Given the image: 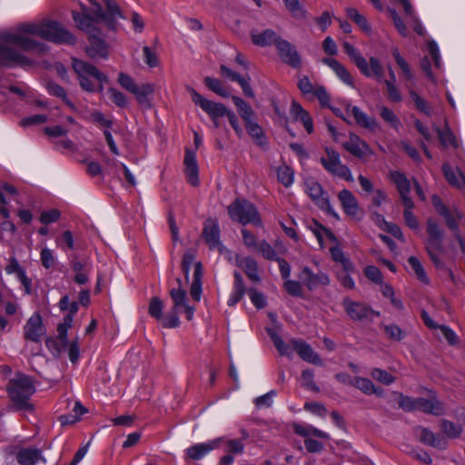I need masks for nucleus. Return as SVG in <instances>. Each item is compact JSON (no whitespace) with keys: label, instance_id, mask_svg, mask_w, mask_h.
<instances>
[{"label":"nucleus","instance_id":"obj_1","mask_svg":"<svg viewBox=\"0 0 465 465\" xmlns=\"http://www.w3.org/2000/svg\"><path fill=\"white\" fill-rule=\"evenodd\" d=\"M29 35H37L59 45H74L76 42L74 35L56 21L46 19L40 23L23 24L16 32L2 34L0 38L5 44H0V65L25 67L33 64L29 58L6 44H14L22 50L35 51L39 54L47 51L46 45L32 39Z\"/></svg>","mask_w":465,"mask_h":465},{"label":"nucleus","instance_id":"obj_2","mask_svg":"<svg viewBox=\"0 0 465 465\" xmlns=\"http://www.w3.org/2000/svg\"><path fill=\"white\" fill-rule=\"evenodd\" d=\"M6 391L11 402V410L15 411L32 412L34 405L31 397L35 392V385L32 377L17 372L9 380Z\"/></svg>","mask_w":465,"mask_h":465},{"label":"nucleus","instance_id":"obj_3","mask_svg":"<svg viewBox=\"0 0 465 465\" xmlns=\"http://www.w3.org/2000/svg\"><path fill=\"white\" fill-rule=\"evenodd\" d=\"M72 15L77 27L89 35V46L86 47L88 56L106 58L107 45L101 36V32L95 26L96 22L92 17H84L76 11H73Z\"/></svg>","mask_w":465,"mask_h":465},{"label":"nucleus","instance_id":"obj_4","mask_svg":"<svg viewBox=\"0 0 465 465\" xmlns=\"http://www.w3.org/2000/svg\"><path fill=\"white\" fill-rule=\"evenodd\" d=\"M177 287L170 290V297L173 302L172 309L165 314L163 321L164 328H175L179 326L180 320L178 314L183 311L188 321L193 320L194 314V307L190 306L187 302V292L182 286V280L176 279Z\"/></svg>","mask_w":465,"mask_h":465},{"label":"nucleus","instance_id":"obj_5","mask_svg":"<svg viewBox=\"0 0 465 465\" xmlns=\"http://www.w3.org/2000/svg\"><path fill=\"white\" fill-rule=\"evenodd\" d=\"M103 1L106 7V13L104 11L101 5L96 2L90 1V5L81 4L80 15L84 17H92L96 23L104 21L110 29L115 30L116 20L118 18H123L120 7L114 0Z\"/></svg>","mask_w":465,"mask_h":465},{"label":"nucleus","instance_id":"obj_6","mask_svg":"<svg viewBox=\"0 0 465 465\" xmlns=\"http://www.w3.org/2000/svg\"><path fill=\"white\" fill-rule=\"evenodd\" d=\"M72 66L78 76L81 87L87 92H94L97 84L107 80L104 74L88 62L73 58Z\"/></svg>","mask_w":465,"mask_h":465},{"label":"nucleus","instance_id":"obj_7","mask_svg":"<svg viewBox=\"0 0 465 465\" xmlns=\"http://www.w3.org/2000/svg\"><path fill=\"white\" fill-rule=\"evenodd\" d=\"M342 47L362 75L375 77L378 81L383 78L384 71L379 59L371 57L368 63L360 51L348 42H344Z\"/></svg>","mask_w":465,"mask_h":465},{"label":"nucleus","instance_id":"obj_8","mask_svg":"<svg viewBox=\"0 0 465 465\" xmlns=\"http://www.w3.org/2000/svg\"><path fill=\"white\" fill-rule=\"evenodd\" d=\"M228 213L232 221L242 225L252 223L255 226L262 225L256 207L247 200H235L228 207Z\"/></svg>","mask_w":465,"mask_h":465},{"label":"nucleus","instance_id":"obj_9","mask_svg":"<svg viewBox=\"0 0 465 465\" xmlns=\"http://www.w3.org/2000/svg\"><path fill=\"white\" fill-rule=\"evenodd\" d=\"M325 153L326 155L321 157L320 162L329 173L347 182L354 181L350 168L341 163V155L337 151L331 147H326Z\"/></svg>","mask_w":465,"mask_h":465},{"label":"nucleus","instance_id":"obj_10","mask_svg":"<svg viewBox=\"0 0 465 465\" xmlns=\"http://www.w3.org/2000/svg\"><path fill=\"white\" fill-rule=\"evenodd\" d=\"M293 431L304 438V445L308 452L310 453H319L323 450V443L312 439V437H316L319 439L329 440V433L322 431L312 425H302V424H294Z\"/></svg>","mask_w":465,"mask_h":465},{"label":"nucleus","instance_id":"obj_11","mask_svg":"<svg viewBox=\"0 0 465 465\" xmlns=\"http://www.w3.org/2000/svg\"><path fill=\"white\" fill-rule=\"evenodd\" d=\"M342 305L348 316L354 322L373 321L374 317H379L380 312L374 311L371 306L364 302H354L350 298L343 300Z\"/></svg>","mask_w":465,"mask_h":465},{"label":"nucleus","instance_id":"obj_12","mask_svg":"<svg viewBox=\"0 0 465 465\" xmlns=\"http://www.w3.org/2000/svg\"><path fill=\"white\" fill-rule=\"evenodd\" d=\"M305 188L308 195L321 210L326 212L336 220H340L339 214L331 206L329 198L324 195L323 189L318 182L307 180L305 182Z\"/></svg>","mask_w":465,"mask_h":465},{"label":"nucleus","instance_id":"obj_13","mask_svg":"<svg viewBox=\"0 0 465 465\" xmlns=\"http://www.w3.org/2000/svg\"><path fill=\"white\" fill-rule=\"evenodd\" d=\"M186 90L191 94L193 102L200 106L210 118H222L228 114L229 110L223 104L204 98L192 86L187 85Z\"/></svg>","mask_w":465,"mask_h":465},{"label":"nucleus","instance_id":"obj_14","mask_svg":"<svg viewBox=\"0 0 465 465\" xmlns=\"http://www.w3.org/2000/svg\"><path fill=\"white\" fill-rule=\"evenodd\" d=\"M277 52L282 61L294 69L302 66V59L296 47L285 39L278 40Z\"/></svg>","mask_w":465,"mask_h":465},{"label":"nucleus","instance_id":"obj_15","mask_svg":"<svg viewBox=\"0 0 465 465\" xmlns=\"http://www.w3.org/2000/svg\"><path fill=\"white\" fill-rule=\"evenodd\" d=\"M290 342L292 351L294 350L304 361L317 366L323 365L322 358L309 343L301 339H292Z\"/></svg>","mask_w":465,"mask_h":465},{"label":"nucleus","instance_id":"obj_16","mask_svg":"<svg viewBox=\"0 0 465 465\" xmlns=\"http://www.w3.org/2000/svg\"><path fill=\"white\" fill-rule=\"evenodd\" d=\"M45 333V328L43 324L42 317L39 313H34L24 326V337L25 340L38 342L41 337Z\"/></svg>","mask_w":465,"mask_h":465},{"label":"nucleus","instance_id":"obj_17","mask_svg":"<svg viewBox=\"0 0 465 465\" xmlns=\"http://www.w3.org/2000/svg\"><path fill=\"white\" fill-rule=\"evenodd\" d=\"M417 434L420 441L426 446H430L440 450H443L448 448L449 442L447 439L442 435L433 432L428 428L419 427L417 429Z\"/></svg>","mask_w":465,"mask_h":465},{"label":"nucleus","instance_id":"obj_18","mask_svg":"<svg viewBox=\"0 0 465 465\" xmlns=\"http://www.w3.org/2000/svg\"><path fill=\"white\" fill-rule=\"evenodd\" d=\"M391 178L395 183L404 206L414 207V203L410 197L411 183L406 175L401 172H391Z\"/></svg>","mask_w":465,"mask_h":465},{"label":"nucleus","instance_id":"obj_19","mask_svg":"<svg viewBox=\"0 0 465 465\" xmlns=\"http://www.w3.org/2000/svg\"><path fill=\"white\" fill-rule=\"evenodd\" d=\"M342 147L357 158H364L373 153L367 143L356 134H351L349 140L342 143Z\"/></svg>","mask_w":465,"mask_h":465},{"label":"nucleus","instance_id":"obj_20","mask_svg":"<svg viewBox=\"0 0 465 465\" xmlns=\"http://www.w3.org/2000/svg\"><path fill=\"white\" fill-rule=\"evenodd\" d=\"M223 440V438H217L207 442L194 444L186 450V454L193 460H201L210 451L217 449Z\"/></svg>","mask_w":465,"mask_h":465},{"label":"nucleus","instance_id":"obj_21","mask_svg":"<svg viewBox=\"0 0 465 465\" xmlns=\"http://www.w3.org/2000/svg\"><path fill=\"white\" fill-rule=\"evenodd\" d=\"M300 279L309 290H313L320 285L324 286L330 283V279L326 273L322 272L313 273V272L308 267H304L302 269Z\"/></svg>","mask_w":465,"mask_h":465},{"label":"nucleus","instance_id":"obj_22","mask_svg":"<svg viewBox=\"0 0 465 465\" xmlns=\"http://www.w3.org/2000/svg\"><path fill=\"white\" fill-rule=\"evenodd\" d=\"M203 237L211 249L221 245L220 227L216 220L208 219L204 223Z\"/></svg>","mask_w":465,"mask_h":465},{"label":"nucleus","instance_id":"obj_23","mask_svg":"<svg viewBox=\"0 0 465 465\" xmlns=\"http://www.w3.org/2000/svg\"><path fill=\"white\" fill-rule=\"evenodd\" d=\"M427 232L429 238L426 242V249L441 248L443 246V231L432 218L427 220Z\"/></svg>","mask_w":465,"mask_h":465},{"label":"nucleus","instance_id":"obj_24","mask_svg":"<svg viewBox=\"0 0 465 465\" xmlns=\"http://www.w3.org/2000/svg\"><path fill=\"white\" fill-rule=\"evenodd\" d=\"M184 165L187 181L193 186L199 183V169L196 161V153L193 151L187 149L184 155Z\"/></svg>","mask_w":465,"mask_h":465},{"label":"nucleus","instance_id":"obj_25","mask_svg":"<svg viewBox=\"0 0 465 465\" xmlns=\"http://www.w3.org/2000/svg\"><path fill=\"white\" fill-rule=\"evenodd\" d=\"M235 265L242 268L247 277L253 282H261V277L258 272V264L252 257H242L237 255L235 257Z\"/></svg>","mask_w":465,"mask_h":465},{"label":"nucleus","instance_id":"obj_26","mask_svg":"<svg viewBox=\"0 0 465 465\" xmlns=\"http://www.w3.org/2000/svg\"><path fill=\"white\" fill-rule=\"evenodd\" d=\"M338 199L341 203V205L344 211V213L351 216L355 217L359 213V204L356 197L353 193L347 190H341L338 194Z\"/></svg>","mask_w":465,"mask_h":465},{"label":"nucleus","instance_id":"obj_27","mask_svg":"<svg viewBox=\"0 0 465 465\" xmlns=\"http://www.w3.org/2000/svg\"><path fill=\"white\" fill-rule=\"evenodd\" d=\"M16 460L20 465H35L39 461L45 462L42 451L35 448H24L17 451Z\"/></svg>","mask_w":465,"mask_h":465},{"label":"nucleus","instance_id":"obj_28","mask_svg":"<svg viewBox=\"0 0 465 465\" xmlns=\"http://www.w3.org/2000/svg\"><path fill=\"white\" fill-rule=\"evenodd\" d=\"M417 411H420L424 413L435 416H440L444 414V405L436 398L425 399L420 397L417 398Z\"/></svg>","mask_w":465,"mask_h":465},{"label":"nucleus","instance_id":"obj_29","mask_svg":"<svg viewBox=\"0 0 465 465\" xmlns=\"http://www.w3.org/2000/svg\"><path fill=\"white\" fill-rule=\"evenodd\" d=\"M322 62L328 65L332 71L336 74V75L346 84L353 87L354 82L353 78L351 75L350 72L347 68L341 64L338 60L333 58H323Z\"/></svg>","mask_w":465,"mask_h":465},{"label":"nucleus","instance_id":"obj_30","mask_svg":"<svg viewBox=\"0 0 465 465\" xmlns=\"http://www.w3.org/2000/svg\"><path fill=\"white\" fill-rule=\"evenodd\" d=\"M233 288L227 301V304L230 307L236 305L242 299L246 292L242 276L239 272H233Z\"/></svg>","mask_w":465,"mask_h":465},{"label":"nucleus","instance_id":"obj_31","mask_svg":"<svg viewBox=\"0 0 465 465\" xmlns=\"http://www.w3.org/2000/svg\"><path fill=\"white\" fill-rule=\"evenodd\" d=\"M203 276V264L201 262H197L194 264L193 279L190 288V294L195 302H199L201 300Z\"/></svg>","mask_w":465,"mask_h":465},{"label":"nucleus","instance_id":"obj_32","mask_svg":"<svg viewBox=\"0 0 465 465\" xmlns=\"http://www.w3.org/2000/svg\"><path fill=\"white\" fill-rule=\"evenodd\" d=\"M442 172L450 185L458 189H465V176L462 173L455 172L448 163L442 164Z\"/></svg>","mask_w":465,"mask_h":465},{"label":"nucleus","instance_id":"obj_33","mask_svg":"<svg viewBox=\"0 0 465 465\" xmlns=\"http://www.w3.org/2000/svg\"><path fill=\"white\" fill-rule=\"evenodd\" d=\"M282 39V38L279 36L276 32L271 29H266L258 35H253L252 37L253 44L259 46L274 45L276 47L278 40Z\"/></svg>","mask_w":465,"mask_h":465},{"label":"nucleus","instance_id":"obj_34","mask_svg":"<svg viewBox=\"0 0 465 465\" xmlns=\"http://www.w3.org/2000/svg\"><path fill=\"white\" fill-rule=\"evenodd\" d=\"M445 220L446 225L450 230L457 233L459 232V223L463 218L462 213L453 207L447 208L444 213L440 214Z\"/></svg>","mask_w":465,"mask_h":465},{"label":"nucleus","instance_id":"obj_35","mask_svg":"<svg viewBox=\"0 0 465 465\" xmlns=\"http://www.w3.org/2000/svg\"><path fill=\"white\" fill-rule=\"evenodd\" d=\"M154 86L151 84H143L141 85H137L133 94L135 95L138 103L145 106L147 108L151 107V101L149 96L153 93Z\"/></svg>","mask_w":465,"mask_h":465},{"label":"nucleus","instance_id":"obj_36","mask_svg":"<svg viewBox=\"0 0 465 465\" xmlns=\"http://www.w3.org/2000/svg\"><path fill=\"white\" fill-rule=\"evenodd\" d=\"M351 112L354 119L356 120L357 124H360L361 126L371 131H374L378 128V124L376 120L372 117L368 116L359 107L352 106Z\"/></svg>","mask_w":465,"mask_h":465},{"label":"nucleus","instance_id":"obj_37","mask_svg":"<svg viewBox=\"0 0 465 465\" xmlns=\"http://www.w3.org/2000/svg\"><path fill=\"white\" fill-rule=\"evenodd\" d=\"M351 112L354 119L356 120L357 124H360L361 126L371 131H374L378 128V124L376 120L372 117L368 116L359 107L352 106Z\"/></svg>","mask_w":465,"mask_h":465},{"label":"nucleus","instance_id":"obj_38","mask_svg":"<svg viewBox=\"0 0 465 465\" xmlns=\"http://www.w3.org/2000/svg\"><path fill=\"white\" fill-rule=\"evenodd\" d=\"M232 100L238 110L239 115L244 121V124L253 120L254 111L242 98L232 95Z\"/></svg>","mask_w":465,"mask_h":465},{"label":"nucleus","instance_id":"obj_39","mask_svg":"<svg viewBox=\"0 0 465 465\" xmlns=\"http://www.w3.org/2000/svg\"><path fill=\"white\" fill-rule=\"evenodd\" d=\"M286 9L292 14V17L298 20H307L309 13L300 3V0H282Z\"/></svg>","mask_w":465,"mask_h":465},{"label":"nucleus","instance_id":"obj_40","mask_svg":"<svg viewBox=\"0 0 465 465\" xmlns=\"http://www.w3.org/2000/svg\"><path fill=\"white\" fill-rule=\"evenodd\" d=\"M286 9L292 14V17L298 20H307L309 13L300 3V0H282Z\"/></svg>","mask_w":465,"mask_h":465},{"label":"nucleus","instance_id":"obj_41","mask_svg":"<svg viewBox=\"0 0 465 465\" xmlns=\"http://www.w3.org/2000/svg\"><path fill=\"white\" fill-rule=\"evenodd\" d=\"M286 9L292 14V17L298 20H307L309 13L300 3V0H282Z\"/></svg>","mask_w":465,"mask_h":465},{"label":"nucleus","instance_id":"obj_42","mask_svg":"<svg viewBox=\"0 0 465 465\" xmlns=\"http://www.w3.org/2000/svg\"><path fill=\"white\" fill-rule=\"evenodd\" d=\"M353 387H356L367 395L375 394L380 397L382 396V390L376 388L373 382L367 378L355 377Z\"/></svg>","mask_w":465,"mask_h":465},{"label":"nucleus","instance_id":"obj_43","mask_svg":"<svg viewBox=\"0 0 465 465\" xmlns=\"http://www.w3.org/2000/svg\"><path fill=\"white\" fill-rule=\"evenodd\" d=\"M266 331L279 353L282 356L290 357L292 355V347L284 342V341L274 329L267 328Z\"/></svg>","mask_w":465,"mask_h":465},{"label":"nucleus","instance_id":"obj_44","mask_svg":"<svg viewBox=\"0 0 465 465\" xmlns=\"http://www.w3.org/2000/svg\"><path fill=\"white\" fill-rule=\"evenodd\" d=\"M68 345V340H63L58 337H49L45 340V346L54 356H59L64 351Z\"/></svg>","mask_w":465,"mask_h":465},{"label":"nucleus","instance_id":"obj_45","mask_svg":"<svg viewBox=\"0 0 465 465\" xmlns=\"http://www.w3.org/2000/svg\"><path fill=\"white\" fill-rule=\"evenodd\" d=\"M436 132L438 134L439 140H440V143L442 147H445V148L448 146H452L454 148L459 147V143L456 140V137L449 127H446L444 129L436 127Z\"/></svg>","mask_w":465,"mask_h":465},{"label":"nucleus","instance_id":"obj_46","mask_svg":"<svg viewBox=\"0 0 465 465\" xmlns=\"http://www.w3.org/2000/svg\"><path fill=\"white\" fill-rule=\"evenodd\" d=\"M163 302L159 297H153L150 301L148 307V313L151 317L156 319L161 322V324L163 326V321L165 319V315H163Z\"/></svg>","mask_w":465,"mask_h":465},{"label":"nucleus","instance_id":"obj_47","mask_svg":"<svg viewBox=\"0 0 465 465\" xmlns=\"http://www.w3.org/2000/svg\"><path fill=\"white\" fill-rule=\"evenodd\" d=\"M245 128L257 144L263 145L266 143V138L264 136L263 131L256 122L252 120L245 124Z\"/></svg>","mask_w":465,"mask_h":465},{"label":"nucleus","instance_id":"obj_48","mask_svg":"<svg viewBox=\"0 0 465 465\" xmlns=\"http://www.w3.org/2000/svg\"><path fill=\"white\" fill-rule=\"evenodd\" d=\"M46 89L49 94L61 98L63 102L72 109H74V104L67 98L65 90L55 82H48Z\"/></svg>","mask_w":465,"mask_h":465},{"label":"nucleus","instance_id":"obj_49","mask_svg":"<svg viewBox=\"0 0 465 465\" xmlns=\"http://www.w3.org/2000/svg\"><path fill=\"white\" fill-rule=\"evenodd\" d=\"M440 428L446 437L455 439L460 437L462 427L448 420H441Z\"/></svg>","mask_w":465,"mask_h":465},{"label":"nucleus","instance_id":"obj_50","mask_svg":"<svg viewBox=\"0 0 465 465\" xmlns=\"http://www.w3.org/2000/svg\"><path fill=\"white\" fill-rule=\"evenodd\" d=\"M347 16L351 19L362 31L366 33L371 32V26L362 15H361L357 9L353 7H348L346 9Z\"/></svg>","mask_w":465,"mask_h":465},{"label":"nucleus","instance_id":"obj_51","mask_svg":"<svg viewBox=\"0 0 465 465\" xmlns=\"http://www.w3.org/2000/svg\"><path fill=\"white\" fill-rule=\"evenodd\" d=\"M203 83L207 88H209L211 91L217 94L218 95L222 97H229V92L223 86V83L219 79L211 76H206L203 79Z\"/></svg>","mask_w":465,"mask_h":465},{"label":"nucleus","instance_id":"obj_52","mask_svg":"<svg viewBox=\"0 0 465 465\" xmlns=\"http://www.w3.org/2000/svg\"><path fill=\"white\" fill-rule=\"evenodd\" d=\"M391 54L397 64L401 69L405 79L408 81H411L413 79V74L407 61L401 55L399 49L397 47H393L391 49Z\"/></svg>","mask_w":465,"mask_h":465},{"label":"nucleus","instance_id":"obj_53","mask_svg":"<svg viewBox=\"0 0 465 465\" xmlns=\"http://www.w3.org/2000/svg\"><path fill=\"white\" fill-rule=\"evenodd\" d=\"M330 253L333 261L340 262L345 272H350L352 270V263L350 260L345 257L344 252L339 246H333L330 248Z\"/></svg>","mask_w":465,"mask_h":465},{"label":"nucleus","instance_id":"obj_54","mask_svg":"<svg viewBox=\"0 0 465 465\" xmlns=\"http://www.w3.org/2000/svg\"><path fill=\"white\" fill-rule=\"evenodd\" d=\"M408 262H409L410 266L411 267V269L413 270V272H415L417 278L420 282H422L424 283H428L429 279H428L425 270H424L422 264L420 263V262L419 261V259L414 256H411L408 259Z\"/></svg>","mask_w":465,"mask_h":465},{"label":"nucleus","instance_id":"obj_55","mask_svg":"<svg viewBox=\"0 0 465 465\" xmlns=\"http://www.w3.org/2000/svg\"><path fill=\"white\" fill-rule=\"evenodd\" d=\"M278 180L281 183H282L285 187H289L293 183V172L292 170L286 166H280L277 170Z\"/></svg>","mask_w":465,"mask_h":465},{"label":"nucleus","instance_id":"obj_56","mask_svg":"<svg viewBox=\"0 0 465 465\" xmlns=\"http://www.w3.org/2000/svg\"><path fill=\"white\" fill-rule=\"evenodd\" d=\"M410 95L413 102L415 103V105L419 111L422 112L427 115H430L431 109L428 103L422 97H420L414 90L410 91Z\"/></svg>","mask_w":465,"mask_h":465},{"label":"nucleus","instance_id":"obj_57","mask_svg":"<svg viewBox=\"0 0 465 465\" xmlns=\"http://www.w3.org/2000/svg\"><path fill=\"white\" fill-rule=\"evenodd\" d=\"M256 250L259 251L265 259L276 261L279 258L275 250L266 241L260 242Z\"/></svg>","mask_w":465,"mask_h":465},{"label":"nucleus","instance_id":"obj_58","mask_svg":"<svg viewBox=\"0 0 465 465\" xmlns=\"http://www.w3.org/2000/svg\"><path fill=\"white\" fill-rule=\"evenodd\" d=\"M283 287L284 290L292 296H302V287L300 282L287 279L283 284Z\"/></svg>","mask_w":465,"mask_h":465},{"label":"nucleus","instance_id":"obj_59","mask_svg":"<svg viewBox=\"0 0 465 465\" xmlns=\"http://www.w3.org/2000/svg\"><path fill=\"white\" fill-rule=\"evenodd\" d=\"M389 12L391 15V18L392 19L394 26L397 29L398 33L403 37L407 36L408 30H407V27H406L403 20L401 19V17L398 15L396 10H394V9H389Z\"/></svg>","mask_w":465,"mask_h":465},{"label":"nucleus","instance_id":"obj_60","mask_svg":"<svg viewBox=\"0 0 465 465\" xmlns=\"http://www.w3.org/2000/svg\"><path fill=\"white\" fill-rule=\"evenodd\" d=\"M247 292L250 296L252 302L256 308L262 309L266 306V298L262 292H258L253 288L249 289Z\"/></svg>","mask_w":465,"mask_h":465},{"label":"nucleus","instance_id":"obj_61","mask_svg":"<svg viewBox=\"0 0 465 465\" xmlns=\"http://www.w3.org/2000/svg\"><path fill=\"white\" fill-rule=\"evenodd\" d=\"M313 379H314V373L312 370L307 369L302 372V385L311 391L318 392L320 391V389L314 382Z\"/></svg>","mask_w":465,"mask_h":465},{"label":"nucleus","instance_id":"obj_62","mask_svg":"<svg viewBox=\"0 0 465 465\" xmlns=\"http://www.w3.org/2000/svg\"><path fill=\"white\" fill-rule=\"evenodd\" d=\"M400 408H401L405 411H417V398H411L409 396H404L402 394L400 395V399L398 401Z\"/></svg>","mask_w":465,"mask_h":465},{"label":"nucleus","instance_id":"obj_63","mask_svg":"<svg viewBox=\"0 0 465 465\" xmlns=\"http://www.w3.org/2000/svg\"><path fill=\"white\" fill-rule=\"evenodd\" d=\"M386 335L393 341H401L404 338L403 331L396 324H390L384 326Z\"/></svg>","mask_w":465,"mask_h":465},{"label":"nucleus","instance_id":"obj_64","mask_svg":"<svg viewBox=\"0 0 465 465\" xmlns=\"http://www.w3.org/2000/svg\"><path fill=\"white\" fill-rule=\"evenodd\" d=\"M371 376L373 379L386 385H390L395 381V378L391 374L381 369H374L371 371Z\"/></svg>","mask_w":465,"mask_h":465}]
</instances>
